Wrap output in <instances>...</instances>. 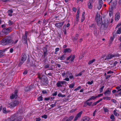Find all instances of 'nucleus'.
<instances>
[{
    "label": "nucleus",
    "mask_w": 121,
    "mask_h": 121,
    "mask_svg": "<svg viewBox=\"0 0 121 121\" xmlns=\"http://www.w3.org/2000/svg\"><path fill=\"white\" fill-rule=\"evenodd\" d=\"M49 45H46L42 48L43 53V54L42 56V58L44 59L43 61L44 62H46L47 59V56L48 54V52L47 49L48 48H49Z\"/></svg>",
    "instance_id": "nucleus-1"
},
{
    "label": "nucleus",
    "mask_w": 121,
    "mask_h": 121,
    "mask_svg": "<svg viewBox=\"0 0 121 121\" xmlns=\"http://www.w3.org/2000/svg\"><path fill=\"white\" fill-rule=\"evenodd\" d=\"M12 41L10 36H8L3 38L2 40V44L4 45H7L11 43L12 42Z\"/></svg>",
    "instance_id": "nucleus-2"
},
{
    "label": "nucleus",
    "mask_w": 121,
    "mask_h": 121,
    "mask_svg": "<svg viewBox=\"0 0 121 121\" xmlns=\"http://www.w3.org/2000/svg\"><path fill=\"white\" fill-rule=\"evenodd\" d=\"M22 118L21 117H18L17 114H15L8 118V121H21Z\"/></svg>",
    "instance_id": "nucleus-3"
},
{
    "label": "nucleus",
    "mask_w": 121,
    "mask_h": 121,
    "mask_svg": "<svg viewBox=\"0 0 121 121\" xmlns=\"http://www.w3.org/2000/svg\"><path fill=\"white\" fill-rule=\"evenodd\" d=\"M26 65L28 67L35 66V65L34 60H30L29 58H28L26 63Z\"/></svg>",
    "instance_id": "nucleus-4"
},
{
    "label": "nucleus",
    "mask_w": 121,
    "mask_h": 121,
    "mask_svg": "<svg viewBox=\"0 0 121 121\" xmlns=\"http://www.w3.org/2000/svg\"><path fill=\"white\" fill-rule=\"evenodd\" d=\"M27 34L28 32L27 31H26L24 35H23L22 37V42H23L25 44H26L27 45Z\"/></svg>",
    "instance_id": "nucleus-5"
},
{
    "label": "nucleus",
    "mask_w": 121,
    "mask_h": 121,
    "mask_svg": "<svg viewBox=\"0 0 121 121\" xmlns=\"http://www.w3.org/2000/svg\"><path fill=\"white\" fill-rule=\"evenodd\" d=\"M108 22L107 21H105L103 23L102 22V24L101 25V27L100 28V32H102V27L104 28H107L108 26Z\"/></svg>",
    "instance_id": "nucleus-6"
},
{
    "label": "nucleus",
    "mask_w": 121,
    "mask_h": 121,
    "mask_svg": "<svg viewBox=\"0 0 121 121\" xmlns=\"http://www.w3.org/2000/svg\"><path fill=\"white\" fill-rule=\"evenodd\" d=\"M19 103V102L18 101L15 100L9 103V105L10 107H13L18 104Z\"/></svg>",
    "instance_id": "nucleus-7"
},
{
    "label": "nucleus",
    "mask_w": 121,
    "mask_h": 121,
    "mask_svg": "<svg viewBox=\"0 0 121 121\" xmlns=\"http://www.w3.org/2000/svg\"><path fill=\"white\" fill-rule=\"evenodd\" d=\"M41 80L47 84H48V80L47 78L44 75H42Z\"/></svg>",
    "instance_id": "nucleus-8"
},
{
    "label": "nucleus",
    "mask_w": 121,
    "mask_h": 121,
    "mask_svg": "<svg viewBox=\"0 0 121 121\" xmlns=\"http://www.w3.org/2000/svg\"><path fill=\"white\" fill-rule=\"evenodd\" d=\"M18 91L17 90H16L14 91V94H13L11 96H10V98L11 99H13L14 98L15 99L17 97V93Z\"/></svg>",
    "instance_id": "nucleus-9"
},
{
    "label": "nucleus",
    "mask_w": 121,
    "mask_h": 121,
    "mask_svg": "<svg viewBox=\"0 0 121 121\" xmlns=\"http://www.w3.org/2000/svg\"><path fill=\"white\" fill-rule=\"evenodd\" d=\"M64 22H63L56 23L55 24V26L57 28L60 29H61Z\"/></svg>",
    "instance_id": "nucleus-10"
},
{
    "label": "nucleus",
    "mask_w": 121,
    "mask_h": 121,
    "mask_svg": "<svg viewBox=\"0 0 121 121\" xmlns=\"http://www.w3.org/2000/svg\"><path fill=\"white\" fill-rule=\"evenodd\" d=\"M93 0H90L89 1V2H88L87 4V6L88 8L89 9H91L92 7V4Z\"/></svg>",
    "instance_id": "nucleus-11"
},
{
    "label": "nucleus",
    "mask_w": 121,
    "mask_h": 121,
    "mask_svg": "<svg viewBox=\"0 0 121 121\" xmlns=\"http://www.w3.org/2000/svg\"><path fill=\"white\" fill-rule=\"evenodd\" d=\"M103 1L102 0H99V5L97 7L98 9L99 10L102 7V4H103Z\"/></svg>",
    "instance_id": "nucleus-12"
},
{
    "label": "nucleus",
    "mask_w": 121,
    "mask_h": 121,
    "mask_svg": "<svg viewBox=\"0 0 121 121\" xmlns=\"http://www.w3.org/2000/svg\"><path fill=\"white\" fill-rule=\"evenodd\" d=\"M27 58V56L26 54L25 53L22 54V56L21 59L25 61L26 60Z\"/></svg>",
    "instance_id": "nucleus-13"
},
{
    "label": "nucleus",
    "mask_w": 121,
    "mask_h": 121,
    "mask_svg": "<svg viewBox=\"0 0 121 121\" xmlns=\"http://www.w3.org/2000/svg\"><path fill=\"white\" fill-rule=\"evenodd\" d=\"M87 101V100L84 102V105L85 107H86L87 105H88L89 106H90L91 105L92 103V102H88V101Z\"/></svg>",
    "instance_id": "nucleus-14"
},
{
    "label": "nucleus",
    "mask_w": 121,
    "mask_h": 121,
    "mask_svg": "<svg viewBox=\"0 0 121 121\" xmlns=\"http://www.w3.org/2000/svg\"><path fill=\"white\" fill-rule=\"evenodd\" d=\"M111 90V88H108V90L106 91L104 93V94L105 95H106L107 94H110V93Z\"/></svg>",
    "instance_id": "nucleus-15"
},
{
    "label": "nucleus",
    "mask_w": 121,
    "mask_h": 121,
    "mask_svg": "<svg viewBox=\"0 0 121 121\" xmlns=\"http://www.w3.org/2000/svg\"><path fill=\"white\" fill-rule=\"evenodd\" d=\"M32 86L31 85L29 86H27L25 87V90L26 91H30L32 89Z\"/></svg>",
    "instance_id": "nucleus-16"
},
{
    "label": "nucleus",
    "mask_w": 121,
    "mask_h": 121,
    "mask_svg": "<svg viewBox=\"0 0 121 121\" xmlns=\"http://www.w3.org/2000/svg\"><path fill=\"white\" fill-rule=\"evenodd\" d=\"M120 14L119 13H116L115 16V19L116 20H118L119 19L120 17Z\"/></svg>",
    "instance_id": "nucleus-17"
},
{
    "label": "nucleus",
    "mask_w": 121,
    "mask_h": 121,
    "mask_svg": "<svg viewBox=\"0 0 121 121\" xmlns=\"http://www.w3.org/2000/svg\"><path fill=\"white\" fill-rule=\"evenodd\" d=\"M80 13V11L79 10H78L77 11V13L76 15V18L77 19L76 21H78L79 19H78V18L79 17V14Z\"/></svg>",
    "instance_id": "nucleus-18"
},
{
    "label": "nucleus",
    "mask_w": 121,
    "mask_h": 121,
    "mask_svg": "<svg viewBox=\"0 0 121 121\" xmlns=\"http://www.w3.org/2000/svg\"><path fill=\"white\" fill-rule=\"evenodd\" d=\"M112 57H113L112 54H109L106 56V58L105 59V60H108L110 59Z\"/></svg>",
    "instance_id": "nucleus-19"
},
{
    "label": "nucleus",
    "mask_w": 121,
    "mask_h": 121,
    "mask_svg": "<svg viewBox=\"0 0 121 121\" xmlns=\"http://www.w3.org/2000/svg\"><path fill=\"white\" fill-rule=\"evenodd\" d=\"M90 118L88 117H85L83 118L81 121H88Z\"/></svg>",
    "instance_id": "nucleus-20"
},
{
    "label": "nucleus",
    "mask_w": 121,
    "mask_h": 121,
    "mask_svg": "<svg viewBox=\"0 0 121 121\" xmlns=\"http://www.w3.org/2000/svg\"><path fill=\"white\" fill-rule=\"evenodd\" d=\"M25 61V60H23L22 59H21L20 60L19 62L18 65V66L20 67L22 65Z\"/></svg>",
    "instance_id": "nucleus-21"
},
{
    "label": "nucleus",
    "mask_w": 121,
    "mask_h": 121,
    "mask_svg": "<svg viewBox=\"0 0 121 121\" xmlns=\"http://www.w3.org/2000/svg\"><path fill=\"white\" fill-rule=\"evenodd\" d=\"M2 32L3 33H4V34L7 35L9 33L7 31V30L6 28L2 30Z\"/></svg>",
    "instance_id": "nucleus-22"
},
{
    "label": "nucleus",
    "mask_w": 121,
    "mask_h": 121,
    "mask_svg": "<svg viewBox=\"0 0 121 121\" xmlns=\"http://www.w3.org/2000/svg\"><path fill=\"white\" fill-rule=\"evenodd\" d=\"M13 12V11L12 9L9 10L7 12V13H8L9 15L10 16H12V14Z\"/></svg>",
    "instance_id": "nucleus-23"
},
{
    "label": "nucleus",
    "mask_w": 121,
    "mask_h": 121,
    "mask_svg": "<svg viewBox=\"0 0 121 121\" xmlns=\"http://www.w3.org/2000/svg\"><path fill=\"white\" fill-rule=\"evenodd\" d=\"M96 98V96H92L87 100V101H90L91 100H94Z\"/></svg>",
    "instance_id": "nucleus-24"
},
{
    "label": "nucleus",
    "mask_w": 121,
    "mask_h": 121,
    "mask_svg": "<svg viewBox=\"0 0 121 121\" xmlns=\"http://www.w3.org/2000/svg\"><path fill=\"white\" fill-rule=\"evenodd\" d=\"M71 51V50L70 48H66L64 49V52H69Z\"/></svg>",
    "instance_id": "nucleus-25"
},
{
    "label": "nucleus",
    "mask_w": 121,
    "mask_h": 121,
    "mask_svg": "<svg viewBox=\"0 0 121 121\" xmlns=\"http://www.w3.org/2000/svg\"><path fill=\"white\" fill-rule=\"evenodd\" d=\"M65 58V55H63L61 56H60L58 58V59H60V60H64Z\"/></svg>",
    "instance_id": "nucleus-26"
},
{
    "label": "nucleus",
    "mask_w": 121,
    "mask_h": 121,
    "mask_svg": "<svg viewBox=\"0 0 121 121\" xmlns=\"http://www.w3.org/2000/svg\"><path fill=\"white\" fill-rule=\"evenodd\" d=\"M78 35H77L75 36L72 37V39L73 41H75L77 40L78 38Z\"/></svg>",
    "instance_id": "nucleus-27"
},
{
    "label": "nucleus",
    "mask_w": 121,
    "mask_h": 121,
    "mask_svg": "<svg viewBox=\"0 0 121 121\" xmlns=\"http://www.w3.org/2000/svg\"><path fill=\"white\" fill-rule=\"evenodd\" d=\"M114 38V37L113 35V36L112 37H111L110 38L109 40V44H110L112 43Z\"/></svg>",
    "instance_id": "nucleus-28"
},
{
    "label": "nucleus",
    "mask_w": 121,
    "mask_h": 121,
    "mask_svg": "<svg viewBox=\"0 0 121 121\" xmlns=\"http://www.w3.org/2000/svg\"><path fill=\"white\" fill-rule=\"evenodd\" d=\"M61 81H58L56 84V85L58 87L62 86L61 85Z\"/></svg>",
    "instance_id": "nucleus-29"
},
{
    "label": "nucleus",
    "mask_w": 121,
    "mask_h": 121,
    "mask_svg": "<svg viewBox=\"0 0 121 121\" xmlns=\"http://www.w3.org/2000/svg\"><path fill=\"white\" fill-rule=\"evenodd\" d=\"M100 15L98 13H96V16L95 19H100Z\"/></svg>",
    "instance_id": "nucleus-30"
},
{
    "label": "nucleus",
    "mask_w": 121,
    "mask_h": 121,
    "mask_svg": "<svg viewBox=\"0 0 121 121\" xmlns=\"http://www.w3.org/2000/svg\"><path fill=\"white\" fill-rule=\"evenodd\" d=\"M97 21V24L98 25H99L101 24V22L100 20V19H95Z\"/></svg>",
    "instance_id": "nucleus-31"
},
{
    "label": "nucleus",
    "mask_w": 121,
    "mask_h": 121,
    "mask_svg": "<svg viewBox=\"0 0 121 121\" xmlns=\"http://www.w3.org/2000/svg\"><path fill=\"white\" fill-rule=\"evenodd\" d=\"M121 27L118 28V30H117V34H120L121 33Z\"/></svg>",
    "instance_id": "nucleus-32"
},
{
    "label": "nucleus",
    "mask_w": 121,
    "mask_h": 121,
    "mask_svg": "<svg viewBox=\"0 0 121 121\" xmlns=\"http://www.w3.org/2000/svg\"><path fill=\"white\" fill-rule=\"evenodd\" d=\"M95 59H93L92 60L90 61L88 63V65H90L93 63L95 61Z\"/></svg>",
    "instance_id": "nucleus-33"
},
{
    "label": "nucleus",
    "mask_w": 121,
    "mask_h": 121,
    "mask_svg": "<svg viewBox=\"0 0 121 121\" xmlns=\"http://www.w3.org/2000/svg\"><path fill=\"white\" fill-rule=\"evenodd\" d=\"M73 118L74 116H71L69 117L68 118V121H71Z\"/></svg>",
    "instance_id": "nucleus-34"
},
{
    "label": "nucleus",
    "mask_w": 121,
    "mask_h": 121,
    "mask_svg": "<svg viewBox=\"0 0 121 121\" xmlns=\"http://www.w3.org/2000/svg\"><path fill=\"white\" fill-rule=\"evenodd\" d=\"M3 112L4 113H6L8 112V111H6L5 108H4L3 109Z\"/></svg>",
    "instance_id": "nucleus-35"
},
{
    "label": "nucleus",
    "mask_w": 121,
    "mask_h": 121,
    "mask_svg": "<svg viewBox=\"0 0 121 121\" xmlns=\"http://www.w3.org/2000/svg\"><path fill=\"white\" fill-rule=\"evenodd\" d=\"M82 113V111H81L78 113L76 115V116L78 117H80Z\"/></svg>",
    "instance_id": "nucleus-36"
},
{
    "label": "nucleus",
    "mask_w": 121,
    "mask_h": 121,
    "mask_svg": "<svg viewBox=\"0 0 121 121\" xmlns=\"http://www.w3.org/2000/svg\"><path fill=\"white\" fill-rule=\"evenodd\" d=\"M37 99L39 101H42L43 100V97L42 96H40Z\"/></svg>",
    "instance_id": "nucleus-37"
},
{
    "label": "nucleus",
    "mask_w": 121,
    "mask_h": 121,
    "mask_svg": "<svg viewBox=\"0 0 121 121\" xmlns=\"http://www.w3.org/2000/svg\"><path fill=\"white\" fill-rule=\"evenodd\" d=\"M58 96L59 97H64L65 96V95H62L61 93H59L58 95Z\"/></svg>",
    "instance_id": "nucleus-38"
},
{
    "label": "nucleus",
    "mask_w": 121,
    "mask_h": 121,
    "mask_svg": "<svg viewBox=\"0 0 121 121\" xmlns=\"http://www.w3.org/2000/svg\"><path fill=\"white\" fill-rule=\"evenodd\" d=\"M8 24L10 26L13 24V22L11 21L10 20H9L8 22Z\"/></svg>",
    "instance_id": "nucleus-39"
},
{
    "label": "nucleus",
    "mask_w": 121,
    "mask_h": 121,
    "mask_svg": "<svg viewBox=\"0 0 121 121\" xmlns=\"http://www.w3.org/2000/svg\"><path fill=\"white\" fill-rule=\"evenodd\" d=\"M75 85V83H73L72 84H70L69 86V87L70 88H72Z\"/></svg>",
    "instance_id": "nucleus-40"
},
{
    "label": "nucleus",
    "mask_w": 121,
    "mask_h": 121,
    "mask_svg": "<svg viewBox=\"0 0 121 121\" xmlns=\"http://www.w3.org/2000/svg\"><path fill=\"white\" fill-rule=\"evenodd\" d=\"M71 57V59L69 60L71 62L74 60L75 57V56L74 55H73Z\"/></svg>",
    "instance_id": "nucleus-41"
},
{
    "label": "nucleus",
    "mask_w": 121,
    "mask_h": 121,
    "mask_svg": "<svg viewBox=\"0 0 121 121\" xmlns=\"http://www.w3.org/2000/svg\"><path fill=\"white\" fill-rule=\"evenodd\" d=\"M104 87V86H103L101 88H100L99 91V92L100 93H101L103 91V89Z\"/></svg>",
    "instance_id": "nucleus-42"
},
{
    "label": "nucleus",
    "mask_w": 121,
    "mask_h": 121,
    "mask_svg": "<svg viewBox=\"0 0 121 121\" xmlns=\"http://www.w3.org/2000/svg\"><path fill=\"white\" fill-rule=\"evenodd\" d=\"M6 29L7 30V31L9 33L10 32L12 31V28L11 27H9L7 28H6Z\"/></svg>",
    "instance_id": "nucleus-43"
},
{
    "label": "nucleus",
    "mask_w": 121,
    "mask_h": 121,
    "mask_svg": "<svg viewBox=\"0 0 121 121\" xmlns=\"http://www.w3.org/2000/svg\"><path fill=\"white\" fill-rule=\"evenodd\" d=\"M113 113L114 115L116 116H117V115L118 116L119 115V114L116 112V110H114L113 112Z\"/></svg>",
    "instance_id": "nucleus-44"
},
{
    "label": "nucleus",
    "mask_w": 121,
    "mask_h": 121,
    "mask_svg": "<svg viewBox=\"0 0 121 121\" xmlns=\"http://www.w3.org/2000/svg\"><path fill=\"white\" fill-rule=\"evenodd\" d=\"M66 73V75L67 77H68L69 75H70L72 74V73L70 72H69V71H67Z\"/></svg>",
    "instance_id": "nucleus-45"
},
{
    "label": "nucleus",
    "mask_w": 121,
    "mask_h": 121,
    "mask_svg": "<svg viewBox=\"0 0 121 121\" xmlns=\"http://www.w3.org/2000/svg\"><path fill=\"white\" fill-rule=\"evenodd\" d=\"M103 108L104 112H108L109 111V110L107 108L104 107Z\"/></svg>",
    "instance_id": "nucleus-46"
},
{
    "label": "nucleus",
    "mask_w": 121,
    "mask_h": 121,
    "mask_svg": "<svg viewBox=\"0 0 121 121\" xmlns=\"http://www.w3.org/2000/svg\"><path fill=\"white\" fill-rule=\"evenodd\" d=\"M117 2L115 1L112 3V6L114 7H115L117 4Z\"/></svg>",
    "instance_id": "nucleus-47"
},
{
    "label": "nucleus",
    "mask_w": 121,
    "mask_h": 121,
    "mask_svg": "<svg viewBox=\"0 0 121 121\" xmlns=\"http://www.w3.org/2000/svg\"><path fill=\"white\" fill-rule=\"evenodd\" d=\"M62 121H68V117H65L62 120Z\"/></svg>",
    "instance_id": "nucleus-48"
},
{
    "label": "nucleus",
    "mask_w": 121,
    "mask_h": 121,
    "mask_svg": "<svg viewBox=\"0 0 121 121\" xmlns=\"http://www.w3.org/2000/svg\"><path fill=\"white\" fill-rule=\"evenodd\" d=\"M110 118L112 120H114L115 119L114 117L113 114H112L111 115Z\"/></svg>",
    "instance_id": "nucleus-49"
},
{
    "label": "nucleus",
    "mask_w": 121,
    "mask_h": 121,
    "mask_svg": "<svg viewBox=\"0 0 121 121\" xmlns=\"http://www.w3.org/2000/svg\"><path fill=\"white\" fill-rule=\"evenodd\" d=\"M4 55L3 53L2 52L0 51V57H1Z\"/></svg>",
    "instance_id": "nucleus-50"
},
{
    "label": "nucleus",
    "mask_w": 121,
    "mask_h": 121,
    "mask_svg": "<svg viewBox=\"0 0 121 121\" xmlns=\"http://www.w3.org/2000/svg\"><path fill=\"white\" fill-rule=\"evenodd\" d=\"M112 56L113 57H114L119 56V54H114V55L112 54Z\"/></svg>",
    "instance_id": "nucleus-51"
},
{
    "label": "nucleus",
    "mask_w": 121,
    "mask_h": 121,
    "mask_svg": "<svg viewBox=\"0 0 121 121\" xmlns=\"http://www.w3.org/2000/svg\"><path fill=\"white\" fill-rule=\"evenodd\" d=\"M41 74L39 73L38 74V78L40 79H42V77H41Z\"/></svg>",
    "instance_id": "nucleus-52"
},
{
    "label": "nucleus",
    "mask_w": 121,
    "mask_h": 121,
    "mask_svg": "<svg viewBox=\"0 0 121 121\" xmlns=\"http://www.w3.org/2000/svg\"><path fill=\"white\" fill-rule=\"evenodd\" d=\"M81 88V86H78L74 90V91H77V90H79V89Z\"/></svg>",
    "instance_id": "nucleus-53"
},
{
    "label": "nucleus",
    "mask_w": 121,
    "mask_h": 121,
    "mask_svg": "<svg viewBox=\"0 0 121 121\" xmlns=\"http://www.w3.org/2000/svg\"><path fill=\"white\" fill-rule=\"evenodd\" d=\"M57 91H56L55 92V93H53L52 94V95L53 96H56L57 95Z\"/></svg>",
    "instance_id": "nucleus-54"
},
{
    "label": "nucleus",
    "mask_w": 121,
    "mask_h": 121,
    "mask_svg": "<svg viewBox=\"0 0 121 121\" xmlns=\"http://www.w3.org/2000/svg\"><path fill=\"white\" fill-rule=\"evenodd\" d=\"M42 117L44 118L45 119H46L47 117V115H45L42 116Z\"/></svg>",
    "instance_id": "nucleus-55"
},
{
    "label": "nucleus",
    "mask_w": 121,
    "mask_h": 121,
    "mask_svg": "<svg viewBox=\"0 0 121 121\" xmlns=\"http://www.w3.org/2000/svg\"><path fill=\"white\" fill-rule=\"evenodd\" d=\"M97 109H96L95 110L93 114V116H94L95 115V113L96 112H97Z\"/></svg>",
    "instance_id": "nucleus-56"
},
{
    "label": "nucleus",
    "mask_w": 121,
    "mask_h": 121,
    "mask_svg": "<svg viewBox=\"0 0 121 121\" xmlns=\"http://www.w3.org/2000/svg\"><path fill=\"white\" fill-rule=\"evenodd\" d=\"M93 81H91V82H87V83L89 84H91L93 83Z\"/></svg>",
    "instance_id": "nucleus-57"
},
{
    "label": "nucleus",
    "mask_w": 121,
    "mask_h": 121,
    "mask_svg": "<svg viewBox=\"0 0 121 121\" xmlns=\"http://www.w3.org/2000/svg\"><path fill=\"white\" fill-rule=\"evenodd\" d=\"M97 101H96L93 103V104L92 105V106H93L94 105H95L97 104L98 103Z\"/></svg>",
    "instance_id": "nucleus-58"
},
{
    "label": "nucleus",
    "mask_w": 121,
    "mask_h": 121,
    "mask_svg": "<svg viewBox=\"0 0 121 121\" xmlns=\"http://www.w3.org/2000/svg\"><path fill=\"white\" fill-rule=\"evenodd\" d=\"M103 95V94H99L97 96H96V98L98 97H99L101 96H102Z\"/></svg>",
    "instance_id": "nucleus-59"
},
{
    "label": "nucleus",
    "mask_w": 121,
    "mask_h": 121,
    "mask_svg": "<svg viewBox=\"0 0 121 121\" xmlns=\"http://www.w3.org/2000/svg\"><path fill=\"white\" fill-rule=\"evenodd\" d=\"M27 73V71L26 70H25L24 72H23V74H26Z\"/></svg>",
    "instance_id": "nucleus-60"
},
{
    "label": "nucleus",
    "mask_w": 121,
    "mask_h": 121,
    "mask_svg": "<svg viewBox=\"0 0 121 121\" xmlns=\"http://www.w3.org/2000/svg\"><path fill=\"white\" fill-rule=\"evenodd\" d=\"M51 106L52 107V108L55 106H56V103H55V104H52Z\"/></svg>",
    "instance_id": "nucleus-61"
},
{
    "label": "nucleus",
    "mask_w": 121,
    "mask_h": 121,
    "mask_svg": "<svg viewBox=\"0 0 121 121\" xmlns=\"http://www.w3.org/2000/svg\"><path fill=\"white\" fill-rule=\"evenodd\" d=\"M42 92L43 94H47V91L45 90H43L42 91Z\"/></svg>",
    "instance_id": "nucleus-62"
},
{
    "label": "nucleus",
    "mask_w": 121,
    "mask_h": 121,
    "mask_svg": "<svg viewBox=\"0 0 121 121\" xmlns=\"http://www.w3.org/2000/svg\"><path fill=\"white\" fill-rule=\"evenodd\" d=\"M41 120L40 118L39 117L37 118L36 119V121H40Z\"/></svg>",
    "instance_id": "nucleus-63"
},
{
    "label": "nucleus",
    "mask_w": 121,
    "mask_h": 121,
    "mask_svg": "<svg viewBox=\"0 0 121 121\" xmlns=\"http://www.w3.org/2000/svg\"><path fill=\"white\" fill-rule=\"evenodd\" d=\"M121 25V23L117 24L115 28L116 29V28H117L119 26Z\"/></svg>",
    "instance_id": "nucleus-64"
}]
</instances>
